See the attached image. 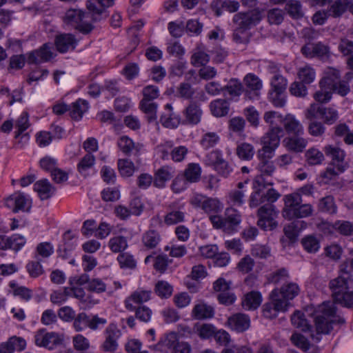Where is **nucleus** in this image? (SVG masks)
Instances as JSON below:
<instances>
[{
    "mask_svg": "<svg viewBox=\"0 0 353 353\" xmlns=\"http://www.w3.org/2000/svg\"><path fill=\"white\" fill-rule=\"evenodd\" d=\"M87 8L90 13L85 12L79 9L68 10L64 17V22L83 34H88L93 29L90 19L92 21H99L107 17L105 9H99L94 2L88 1Z\"/></svg>",
    "mask_w": 353,
    "mask_h": 353,
    "instance_id": "obj_1",
    "label": "nucleus"
},
{
    "mask_svg": "<svg viewBox=\"0 0 353 353\" xmlns=\"http://www.w3.org/2000/svg\"><path fill=\"white\" fill-rule=\"evenodd\" d=\"M282 216L288 220L303 219L312 215L314 208L311 204H302V197L299 193H292L284 196Z\"/></svg>",
    "mask_w": 353,
    "mask_h": 353,
    "instance_id": "obj_2",
    "label": "nucleus"
},
{
    "mask_svg": "<svg viewBox=\"0 0 353 353\" xmlns=\"http://www.w3.org/2000/svg\"><path fill=\"white\" fill-rule=\"evenodd\" d=\"M336 314V307L332 302H324L315 311L314 322L317 334H329L332 330L335 320L332 319Z\"/></svg>",
    "mask_w": 353,
    "mask_h": 353,
    "instance_id": "obj_3",
    "label": "nucleus"
},
{
    "mask_svg": "<svg viewBox=\"0 0 353 353\" xmlns=\"http://www.w3.org/2000/svg\"><path fill=\"white\" fill-rule=\"evenodd\" d=\"M210 220L216 229H221L224 232L232 234L238 230L241 222V213L234 208H227L224 216L214 215L210 216Z\"/></svg>",
    "mask_w": 353,
    "mask_h": 353,
    "instance_id": "obj_4",
    "label": "nucleus"
},
{
    "mask_svg": "<svg viewBox=\"0 0 353 353\" xmlns=\"http://www.w3.org/2000/svg\"><path fill=\"white\" fill-rule=\"evenodd\" d=\"M279 211L273 203H267L261 206L257 211V225L264 230H273L278 223L275 219L278 216Z\"/></svg>",
    "mask_w": 353,
    "mask_h": 353,
    "instance_id": "obj_5",
    "label": "nucleus"
},
{
    "mask_svg": "<svg viewBox=\"0 0 353 353\" xmlns=\"http://www.w3.org/2000/svg\"><path fill=\"white\" fill-rule=\"evenodd\" d=\"M266 186L258 185V184H254V181H253L254 191L250 197V206L251 208L257 207L265 202L274 203L279 199L280 193L274 188H270L264 192L263 189Z\"/></svg>",
    "mask_w": 353,
    "mask_h": 353,
    "instance_id": "obj_6",
    "label": "nucleus"
},
{
    "mask_svg": "<svg viewBox=\"0 0 353 353\" xmlns=\"http://www.w3.org/2000/svg\"><path fill=\"white\" fill-rule=\"evenodd\" d=\"M205 162L223 177H228L232 172L231 165L223 159V154L219 150L210 152L205 156Z\"/></svg>",
    "mask_w": 353,
    "mask_h": 353,
    "instance_id": "obj_7",
    "label": "nucleus"
},
{
    "mask_svg": "<svg viewBox=\"0 0 353 353\" xmlns=\"http://www.w3.org/2000/svg\"><path fill=\"white\" fill-rule=\"evenodd\" d=\"M270 299L272 301L263 305V313L265 318L274 319L276 317L278 312L287 310L286 301L281 300L277 289L272 291Z\"/></svg>",
    "mask_w": 353,
    "mask_h": 353,
    "instance_id": "obj_8",
    "label": "nucleus"
},
{
    "mask_svg": "<svg viewBox=\"0 0 353 353\" xmlns=\"http://www.w3.org/2000/svg\"><path fill=\"white\" fill-rule=\"evenodd\" d=\"M261 14L257 11L238 12L233 17V23L240 29L249 30L261 21Z\"/></svg>",
    "mask_w": 353,
    "mask_h": 353,
    "instance_id": "obj_9",
    "label": "nucleus"
},
{
    "mask_svg": "<svg viewBox=\"0 0 353 353\" xmlns=\"http://www.w3.org/2000/svg\"><path fill=\"white\" fill-rule=\"evenodd\" d=\"M301 52L306 58L317 57L321 59H327L330 51L328 46L322 42L307 43L301 49Z\"/></svg>",
    "mask_w": 353,
    "mask_h": 353,
    "instance_id": "obj_10",
    "label": "nucleus"
},
{
    "mask_svg": "<svg viewBox=\"0 0 353 353\" xmlns=\"http://www.w3.org/2000/svg\"><path fill=\"white\" fill-rule=\"evenodd\" d=\"M245 96L250 100L258 99L263 83L261 80L255 74L248 73L243 78Z\"/></svg>",
    "mask_w": 353,
    "mask_h": 353,
    "instance_id": "obj_11",
    "label": "nucleus"
},
{
    "mask_svg": "<svg viewBox=\"0 0 353 353\" xmlns=\"http://www.w3.org/2000/svg\"><path fill=\"white\" fill-rule=\"evenodd\" d=\"M121 335L120 330L114 323H110L104 330L105 340L102 344L103 351L114 352L118 347V339Z\"/></svg>",
    "mask_w": 353,
    "mask_h": 353,
    "instance_id": "obj_12",
    "label": "nucleus"
},
{
    "mask_svg": "<svg viewBox=\"0 0 353 353\" xmlns=\"http://www.w3.org/2000/svg\"><path fill=\"white\" fill-rule=\"evenodd\" d=\"M31 203V199L21 192H14L6 201V206L11 208L14 212L29 211Z\"/></svg>",
    "mask_w": 353,
    "mask_h": 353,
    "instance_id": "obj_13",
    "label": "nucleus"
},
{
    "mask_svg": "<svg viewBox=\"0 0 353 353\" xmlns=\"http://www.w3.org/2000/svg\"><path fill=\"white\" fill-rule=\"evenodd\" d=\"M325 155L331 159L330 164L335 165L340 171H345L348 163L345 161V152L338 146L327 145L323 148Z\"/></svg>",
    "mask_w": 353,
    "mask_h": 353,
    "instance_id": "obj_14",
    "label": "nucleus"
},
{
    "mask_svg": "<svg viewBox=\"0 0 353 353\" xmlns=\"http://www.w3.org/2000/svg\"><path fill=\"white\" fill-rule=\"evenodd\" d=\"M35 343L39 346L52 350L62 344L63 337L57 333L45 332L43 330H41L35 334Z\"/></svg>",
    "mask_w": 353,
    "mask_h": 353,
    "instance_id": "obj_15",
    "label": "nucleus"
},
{
    "mask_svg": "<svg viewBox=\"0 0 353 353\" xmlns=\"http://www.w3.org/2000/svg\"><path fill=\"white\" fill-rule=\"evenodd\" d=\"M307 227L304 221H294L283 227L285 236L281 238V242L283 245L289 243H294L296 241L299 232Z\"/></svg>",
    "mask_w": 353,
    "mask_h": 353,
    "instance_id": "obj_16",
    "label": "nucleus"
},
{
    "mask_svg": "<svg viewBox=\"0 0 353 353\" xmlns=\"http://www.w3.org/2000/svg\"><path fill=\"white\" fill-rule=\"evenodd\" d=\"M259 174L254 179V184L258 185H272V182L266 181L265 176H272L276 171V166L272 161H259L257 165Z\"/></svg>",
    "mask_w": 353,
    "mask_h": 353,
    "instance_id": "obj_17",
    "label": "nucleus"
},
{
    "mask_svg": "<svg viewBox=\"0 0 353 353\" xmlns=\"http://www.w3.org/2000/svg\"><path fill=\"white\" fill-rule=\"evenodd\" d=\"M52 48L45 43L38 50L32 51L27 54V62L29 64H39L49 61L53 57Z\"/></svg>",
    "mask_w": 353,
    "mask_h": 353,
    "instance_id": "obj_18",
    "label": "nucleus"
},
{
    "mask_svg": "<svg viewBox=\"0 0 353 353\" xmlns=\"http://www.w3.org/2000/svg\"><path fill=\"white\" fill-rule=\"evenodd\" d=\"M52 48L45 43L38 50L32 51L27 54V62L29 64H39L49 61L53 57Z\"/></svg>",
    "mask_w": 353,
    "mask_h": 353,
    "instance_id": "obj_19",
    "label": "nucleus"
},
{
    "mask_svg": "<svg viewBox=\"0 0 353 353\" xmlns=\"http://www.w3.org/2000/svg\"><path fill=\"white\" fill-rule=\"evenodd\" d=\"M160 122L165 128L170 129L176 128L181 123V117L176 114L170 103H167L160 117Z\"/></svg>",
    "mask_w": 353,
    "mask_h": 353,
    "instance_id": "obj_20",
    "label": "nucleus"
},
{
    "mask_svg": "<svg viewBox=\"0 0 353 353\" xmlns=\"http://www.w3.org/2000/svg\"><path fill=\"white\" fill-rule=\"evenodd\" d=\"M228 326L236 332H243L250 326V319L248 315L243 313H236L228 319Z\"/></svg>",
    "mask_w": 353,
    "mask_h": 353,
    "instance_id": "obj_21",
    "label": "nucleus"
},
{
    "mask_svg": "<svg viewBox=\"0 0 353 353\" xmlns=\"http://www.w3.org/2000/svg\"><path fill=\"white\" fill-rule=\"evenodd\" d=\"M78 41L72 34H61L56 37L54 43L57 50L61 53L73 50L77 45Z\"/></svg>",
    "mask_w": 353,
    "mask_h": 353,
    "instance_id": "obj_22",
    "label": "nucleus"
},
{
    "mask_svg": "<svg viewBox=\"0 0 353 353\" xmlns=\"http://www.w3.org/2000/svg\"><path fill=\"white\" fill-rule=\"evenodd\" d=\"M184 122L188 125H197L203 114L200 105L196 102H191L183 110Z\"/></svg>",
    "mask_w": 353,
    "mask_h": 353,
    "instance_id": "obj_23",
    "label": "nucleus"
},
{
    "mask_svg": "<svg viewBox=\"0 0 353 353\" xmlns=\"http://www.w3.org/2000/svg\"><path fill=\"white\" fill-rule=\"evenodd\" d=\"M284 135L282 128L278 126H270V130L261 138V144H268L278 148L280 144L281 138Z\"/></svg>",
    "mask_w": 353,
    "mask_h": 353,
    "instance_id": "obj_24",
    "label": "nucleus"
},
{
    "mask_svg": "<svg viewBox=\"0 0 353 353\" xmlns=\"http://www.w3.org/2000/svg\"><path fill=\"white\" fill-rule=\"evenodd\" d=\"M214 315V307L203 301L198 302L192 310V316L197 320L211 319Z\"/></svg>",
    "mask_w": 353,
    "mask_h": 353,
    "instance_id": "obj_25",
    "label": "nucleus"
},
{
    "mask_svg": "<svg viewBox=\"0 0 353 353\" xmlns=\"http://www.w3.org/2000/svg\"><path fill=\"white\" fill-rule=\"evenodd\" d=\"M164 343L168 348H172V353H190L191 350L190 345L188 343L177 342L176 335L174 333H170L167 335Z\"/></svg>",
    "mask_w": 353,
    "mask_h": 353,
    "instance_id": "obj_26",
    "label": "nucleus"
},
{
    "mask_svg": "<svg viewBox=\"0 0 353 353\" xmlns=\"http://www.w3.org/2000/svg\"><path fill=\"white\" fill-rule=\"evenodd\" d=\"M174 174L173 168L165 165L158 169L154 174V185L157 188H163L167 181H170Z\"/></svg>",
    "mask_w": 353,
    "mask_h": 353,
    "instance_id": "obj_27",
    "label": "nucleus"
},
{
    "mask_svg": "<svg viewBox=\"0 0 353 353\" xmlns=\"http://www.w3.org/2000/svg\"><path fill=\"white\" fill-rule=\"evenodd\" d=\"M282 123L288 134H292L295 136H301L303 134V127L294 116L287 114L283 119Z\"/></svg>",
    "mask_w": 353,
    "mask_h": 353,
    "instance_id": "obj_28",
    "label": "nucleus"
},
{
    "mask_svg": "<svg viewBox=\"0 0 353 353\" xmlns=\"http://www.w3.org/2000/svg\"><path fill=\"white\" fill-rule=\"evenodd\" d=\"M278 293L281 300L286 301V307L289 305V300L293 299L296 296L300 291L299 285L296 283L289 282L283 284L280 289H278Z\"/></svg>",
    "mask_w": 353,
    "mask_h": 353,
    "instance_id": "obj_29",
    "label": "nucleus"
},
{
    "mask_svg": "<svg viewBox=\"0 0 353 353\" xmlns=\"http://www.w3.org/2000/svg\"><path fill=\"white\" fill-rule=\"evenodd\" d=\"M352 281L345 279L342 276H337L331 280L329 283L330 288L332 292L333 299L342 298L340 294L349 289Z\"/></svg>",
    "mask_w": 353,
    "mask_h": 353,
    "instance_id": "obj_30",
    "label": "nucleus"
},
{
    "mask_svg": "<svg viewBox=\"0 0 353 353\" xmlns=\"http://www.w3.org/2000/svg\"><path fill=\"white\" fill-rule=\"evenodd\" d=\"M211 6L214 10L216 16L222 14V9H225L230 12H234L238 10L239 3L236 1L232 0H213Z\"/></svg>",
    "mask_w": 353,
    "mask_h": 353,
    "instance_id": "obj_31",
    "label": "nucleus"
},
{
    "mask_svg": "<svg viewBox=\"0 0 353 353\" xmlns=\"http://www.w3.org/2000/svg\"><path fill=\"white\" fill-rule=\"evenodd\" d=\"M243 92V86L240 81L236 79H230L223 88V94L230 99L239 97Z\"/></svg>",
    "mask_w": 353,
    "mask_h": 353,
    "instance_id": "obj_32",
    "label": "nucleus"
},
{
    "mask_svg": "<svg viewBox=\"0 0 353 353\" xmlns=\"http://www.w3.org/2000/svg\"><path fill=\"white\" fill-rule=\"evenodd\" d=\"M339 71L335 68H328L325 70L324 77L319 82V87H326L332 89L339 81Z\"/></svg>",
    "mask_w": 353,
    "mask_h": 353,
    "instance_id": "obj_33",
    "label": "nucleus"
},
{
    "mask_svg": "<svg viewBox=\"0 0 353 353\" xmlns=\"http://www.w3.org/2000/svg\"><path fill=\"white\" fill-rule=\"evenodd\" d=\"M117 145L125 155H130L134 151L138 153L142 148L141 144L135 143L127 136L121 137L117 141Z\"/></svg>",
    "mask_w": 353,
    "mask_h": 353,
    "instance_id": "obj_34",
    "label": "nucleus"
},
{
    "mask_svg": "<svg viewBox=\"0 0 353 353\" xmlns=\"http://www.w3.org/2000/svg\"><path fill=\"white\" fill-rule=\"evenodd\" d=\"M141 241L146 249H154L161 241V236L158 231L149 230L143 234Z\"/></svg>",
    "mask_w": 353,
    "mask_h": 353,
    "instance_id": "obj_35",
    "label": "nucleus"
},
{
    "mask_svg": "<svg viewBox=\"0 0 353 353\" xmlns=\"http://www.w3.org/2000/svg\"><path fill=\"white\" fill-rule=\"evenodd\" d=\"M34 190L41 200L49 199L55 192V188L47 179L37 181L34 184Z\"/></svg>",
    "mask_w": 353,
    "mask_h": 353,
    "instance_id": "obj_36",
    "label": "nucleus"
},
{
    "mask_svg": "<svg viewBox=\"0 0 353 353\" xmlns=\"http://www.w3.org/2000/svg\"><path fill=\"white\" fill-rule=\"evenodd\" d=\"M261 301V294L258 292L252 291L244 295L241 305L245 310H252L258 308Z\"/></svg>",
    "mask_w": 353,
    "mask_h": 353,
    "instance_id": "obj_37",
    "label": "nucleus"
},
{
    "mask_svg": "<svg viewBox=\"0 0 353 353\" xmlns=\"http://www.w3.org/2000/svg\"><path fill=\"white\" fill-rule=\"evenodd\" d=\"M151 291L149 290H137L135 291L131 296L125 301V307L129 310H134L135 307L132 305L130 301L134 303H142L146 302L150 299Z\"/></svg>",
    "mask_w": 353,
    "mask_h": 353,
    "instance_id": "obj_38",
    "label": "nucleus"
},
{
    "mask_svg": "<svg viewBox=\"0 0 353 353\" xmlns=\"http://www.w3.org/2000/svg\"><path fill=\"white\" fill-rule=\"evenodd\" d=\"M320 118L327 125L334 124L339 119L338 111L332 107H323L317 109Z\"/></svg>",
    "mask_w": 353,
    "mask_h": 353,
    "instance_id": "obj_39",
    "label": "nucleus"
},
{
    "mask_svg": "<svg viewBox=\"0 0 353 353\" xmlns=\"http://www.w3.org/2000/svg\"><path fill=\"white\" fill-rule=\"evenodd\" d=\"M285 147L288 150L296 152H302L307 144V141L301 136L289 137L284 141Z\"/></svg>",
    "mask_w": 353,
    "mask_h": 353,
    "instance_id": "obj_40",
    "label": "nucleus"
},
{
    "mask_svg": "<svg viewBox=\"0 0 353 353\" xmlns=\"http://www.w3.org/2000/svg\"><path fill=\"white\" fill-rule=\"evenodd\" d=\"M88 103L83 99H78L72 103L69 107L70 117L75 120H79L82 118L83 114L88 110Z\"/></svg>",
    "mask_w": 353,
    "mask_h": 353,
    "instance_id": "obj_41",
    "label": "nucleus"
},
{
    "mask_svg": "<svg viewBox=\"0 0 353 353\" xmlns=\"http://www.w3.org/2000/svg\"><path fill=\"white\" fill-rule=\"evenodd\" d=\"M210 107L212 114L216 117H221L227 115L230 110L228 101L222 99L212 101Z\"/></svg>",
    "mask_w": 353,
    "mask_h": 353,
    "instance_id": "obj_42",
    "label": "nucleus"
},
{
    "mask_svg": "<svg viewBox=\"0 0 353 353\" xmlns=\"http://www.w3.org/2000/svg\"><path fill=\"white\" fill-rule=\"evenodd\" d=\"M297 76L300 81L310 84L315 80L316 71L310 65L306 64L298 69Z\"/></svg>",
    "mask_w": 353,
    "mask_h": 353,
    "instance_id": "obj_43",
    "label": "nucleus"
},
{
    "mask_svg": "<svg viewBox=\"0 0 353 353\" xmlns=\"http://www.w3.org/2000/svg\"><path fill=\"white\" fill-rule=\"evenodd\" d=\"M236 154L241 160L250 161L255 154V150L252 144L243 142L237 145Z\"/></svg>",
    "mask_w": 353,
    "mask_h": 353,
    "instance_id": "obj_44",
    "label": "nucleus"
},
{
    "mask_svg": "<svg viewBox=\"0 0 353 353\" xmlns=\"http://www.w3.org/2000/svg\"><path fill=\"white\" fill-rule=\"evenodd\" d=\"M201 167L197 163H190L182 175L188 183H195L201 177Z\"/></svg>",
    "mask_w": 353,
    "mask_h": 353,
    "instance_id": "obj_45",
    "label": "nucleus"
},
{
    "mask_svg": "<svg viewBox=\"0 0 353 353\" xmlns=\"http://www.w3.org/2000/svg\"><path fill=\"white\" fill-rule=\"evenodd\" d=\"M140 108L146 114L149 122L157 119V104L155 102L141 101Z\"/></svg>",
    "mask_w": 353,
    "mask_h": 353,
    "instance_id": "obj_46",
    "label": "nucleus"
},
{
    "mask_svg": "<svg viewBox=\"0 0 353 353\" xmlns=\"http://www.w3.org/2000/svg\"><path fill=\"white\" fill-rule=\"evenodd\" d=\"M350 0H337L330 8L328 14L330 17H339L341 16L347 10L350 3Z\"/></svg>",
    "mask_w": 353,
    "mask_h": 353,
    "instance_id": "obj_47",
    "label": "nucleus"
},
{
    "mask_svg": "<svg viewBox=\"0 0 353 353\" xmlns=\"http://www.w3.org/2000/svg\"><path fill=\"white\" fill-rule=\"evenodd\" d=\"M291 321L294 327L303 332L309 331L311 329V325L305 319L304 314L300 311H296L294 313L292 316Z\"/></svg>",
    "mask_w": 353,
    "mask_h": 353,
    "instance_id": "obj_48",
    "label": "nucleus"
},
{
    "mask_svg": "<svg viewBox=\"0 0 353 353\" xmlns=\"http://www.w3.org/2000/svg\"><path fill=\"white\" fill-rule=\"evenodd\" d=\"M270 85L272 88L270 92L283 94L287 88L288 80L282 75L276 74L272 77Z\"/></svg>",
    "mask_w": 353,
    "mask_h": 353,
    "instance_id": "obj_49",
    "label": "nucleus"
},
{
    "mask_svg": "<svg viewBox=\"0 0 353 353\" xmlns=\"http://www.w3.org/2000/svg\"><path fill=\"white\" fill-rule=\"evenodd\" d=\"M108 246L113 252H121L128 248V241L125 236H116L109 240Z\"/></svg>",
    "mask_w": 353,
    "mask_h": 353,
    "instance_id": "obj_50",
    "label": "nucleus"
},
{
    "mask_svg": "<svg viewBox=\"0 0 353 353\" xmlns=\"http://www.w3.org/2000/svg\"><path fill=\"white\" fill-rule=\"evenodd\" d=\"M301 244L304 249L309 253H315L320 248L319 241L313 235H308L303 238Z\"/></svg>",
    "mask_w": 353,
    "mask_h": 353,
    "instance_id": "obj_51",
    "label": "nucleus"
},
{
    "mask_svg": "<svg viewBox=\"0 0 353 353\" xmlns=\"http://www.w3.org/2000/svg\"><path fill=\"white\" fill-rule=\"evenodd\" d=\"M72 327L76 332H81L86 327H89L90 317L85 312L76 314L74 319L72 320Z\"/></svg>",
    "mask_w": 353,
    "mask_h": 353,
    "instance_id": "obj_52",
    "label": "nucleus"
},
{
    "mask_svg": "<svg viewBox=\"0 0 353 353\" xmlns=\"http://www.w3.org/2000/svg\"><path fill=\"white\" fill-rule=\"evenodd\" d=\"M156 294L161 298H169L173 292V287L165 281H159L154 288Z\"/></svg>",
    "mask_w": 353,
    "mask_h": 353,
    "instance_id": "obj_53",
    "label": "nucleus"
},
{
    "mask_svg": "<svg viewBox=\"0 0 353 353\" xmlns=\"http://www.w3.org/2000/svg\"><path fill=\"white\" fill-rule=\"evenodd\" d=\"M319 209L323 212L334 214L336 212V206L333 196H327L322 198L319 203Z\"/></svg>",
    "mask_w": 353,
    "mask_h": 353,
    "instance_id": "obj_54",
    "label": "nucleus"
},
{
    "mask_svg": "<svg viewBox=\"0 0 353 353\" xmlns=\"http://www.w3.org/2000/svg\"><path fill=\"white\" fill-rule=\"evenodd\" d=\"M30 125L28 113L27 112H23L15 123V127L17 129L15 138L17 139L21 134L30 127Z\"/></svg>",
    "mask_w": 353,
    "mask_h": 353,
    "instance_id": "obj_55",
    "label": "nucleus"
},
{
    "mask_svg": "<svg viewBox=\"0 0 353 353\" xmlns=\"http://www.w3.org/2000/svg\"><path fill=\"white\" fill-rule=\"evenodd\" d=\"M305 157L308 164L312 165L321 164L324 161L323 152L316 148L309 149L305 153Z\"/></svg>",
    "mask_w": 353,
    "mask_h": 353,
    "instance_id": "obj_56",
    "label": "nucleus"
},
{
    "mask_svg": "<svg viewBox=\"0 0 353 353\" xmlns=\"http://www.w3.org/2000/svg\"><path fill=\"white\" fill-rule=\"evenodd\" d=\"M223 205L216 199L208 198L204 202L202 210L206 213H217L222 210Z\"/></svg>",
    "mask_w": 353,
    "mask_h": 353,
    "instance_id": "obj_57",
    "label": "nucleus"
},
{
    "mask_svg": "<svg viewBox=\"0 0 353 353\" xmlns=\"http://www.w3.org/2000/svg\"><path fill=\"white\" fill-rule=\"evenodd\" d=\"M118 169L121 176L129 177L134 172V165L132 161L129 159H119Z\"/></svg>",
    "mask_w": 353,
    "mask_h": 353,
    "instance_id": "obj_58",
    "label": "nucleus"
},
{
    "mask_svg": "<svg viewBox=\"0 0 353 353\" xmlns=\"http://www.w3.org/2000/svg\"><path fill=\"white\" fill-rule=\"evenodd\" d=\"M289 277L288 270L286 268H282L270 274L268 280L271 283L277 284L287 281Z\"/></svg>",
    "mask_w": 353,
    "mask_h": 353,
    "instance_id": "obj_59",
    "label": "nucleus"
},
{
    "mask_svg": "<svg viewBox=\"0 0 353 353\" xmlns=\"http://www.w3.org/2000/svg\"><path fill=\"white\" fill-rule=\"evenodd\" d=\"M286 10L288 14L294 19H299L303 16L301 5L296 0H290L286 4Z\"/></svg>",
    "mask_w": 353,
    "mask_h": 353,
    "instance_id": "obj_60",
    "label": "nucleus"
},
{
    "mask_svg": "<svg viewBox=\"0 0 353 353\" xmlns=\"http://www.w3.org/2000/svg\"><path fill=\"white\" fill-rule=\"evenodd\" d=\"M262 148L257 151L259 161H271L276 148L268 144H262Z\"/></svg>",
    "mask_w": 353,
    "mask_h": 353,
    "instance_id": "obj_61",
    "label": "nucleus"
},
{
    "mask_svg": "<svg viewBox=\"0 0 353 353\" xmlns=\"http://www.w3.org/2000/svg\"><path fill=\"white\" fill-rule=\"evenodd\" d=\"M194 93V88L189 83L186 82L181 83L176 90L177 96L185 99H191Z\"/></svg>",
    "mask_w": 353,
    "mask_h": 353,
    "instance_id": "obj_62",
    "label": "nucleus"
},
{
    "mask_svg": "<svg viewBox=\"0 0 353 353\" xmlns=\"http://www.w3.org/2000/svg\"><path fill=\"white\" fill-rule=\"evenodd\" d=\"M245 126V121L241 117H233L229 121L230 130L239 135L244 132Z\"/></svg>",
    "mask_w": 353,
    "mask_h": 353,
    "instance_id": "obj_63",
    "label": "nucleus"
},
{
    "mask_svg": "<svg viewBox=\"0 0 353 353\" xmlns=\"http://www.w3.org/2000/svg\"><path fill=\"white\" fill-rule=\"evenodd\" d=\"M254 266V261L250 255L243 257L237 264L238 270L243 274L251 272Z\"/></svg>",
    "mask_w": 353,
    "mask_h": 353,
    "instance_id": "obj_64",
    "label": "nucleus"
}]
</instances>
